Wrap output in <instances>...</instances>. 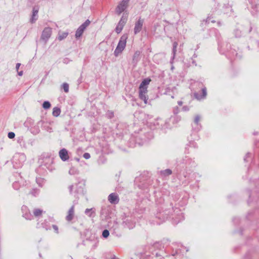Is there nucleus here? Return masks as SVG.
<instances>
[{
    "label": "nucleus",
    "mask_w": 259,
    "mask_h": 259,
    "mask_svg": "<svg viewBox=\"0 0 259 259\" xmlns=\"http://www.w3.org/2000/svg\"><path fill=\"white\" fill-rule=\"evenodd\" d=\"M127 37L128 36L126 34H124L121 36L114 52L115 56L117 57L124 50Z\"/></svg>",
    "instance_id": "nucleus-1"
},
{
    "label": "nucleus",
    "mask_w": 259,
    "mask_h": 259,
    "mask_svg": "<svg viewBox=\"0 0 259 259\" xmlns=\"http://www.w3.org/2000/svg\"><path fill=\"white\" fill-rule=\"evenodd\" d=\"M26 160V156L23 153H16L13 157L12 162L16 168L20 167Z\"/></svg>",
    "instance_id": "nucleus-2"
},
{
    "label": "nucleus",
    "mask_w": 259,
    "mask_h": 259,
    "mask_svg": "<svg viewBox=\"0 0 259 259\" xmlns=\"http://www.w3.org/2000/svg\"><path fill=\"white\" fill-rule=\"evenodd\" d=\"M130 1V0H122L120 3H119L116 8V13L118 15H120L122 12H123L127 8Z\"/></svg>",
    "instance_id": "nucleus-3"
},
{
    "label": "nucleus",
    "mask_w": 259,
    "mask_h": 259,
    "mask_svg": "<svg viewBox=\"0 0 259 259\" xmlns=\"http://www.w3.org/2000/svg\"><path fill=\"white\" fill-rule=\"evenodd\" d=\"M91 22L89 20H87L82 24H81L77 29L75 33L76 38H78L81 36L84 29L89 25Z\"/></svg>",
    "instance_id": "nucleus-4"
},
{
    "label": "nucleus",
    "mask_w": 259,
    "mask_h": 259,
    "mask_svg": "<svg viewBox=\"0 0 259 259\" xmlns=\"http://www.w3.org/2000/svg\"><path fill=\"white\" fill-rule=\"evenodd\" d=\"M151 79L150 78L144 79L141 83L139 87V93H147L148 85L150 83Z\"/></svg>",
    "instance_id": "nucleus-5"
},
{
    "label": "nucleus",
    "mask_w": 259,
    "mask_h": 259,
    "mask_svg": "<svg viewBox=\"0 0 259 259\" xmlns=\"http://www.w3.org/2000/svg\"><path fill=\"white\" fill-rule=\"evenodd\" d=\"M126 21L127 17L124 16V15H123L115 28V31L117 33L121 32L123 28V26L126 22Z\"/></svg>",
    "instance_id": "nucleus-6"
},
{
    "label": "nucleus",
    "mask_w": 259,
    "mask_h": 259,
    "mask_svg": "<svg viewBox=\"0 0 259 259\" xmlns=\"http://www.w3.org/2000/svg\"><path fill=\"white\" fill-rule=\"evenodd\" d=\"M51 34L52 29L50 27H46L44 29L42 32L41 38L46 42L50 37Z\"/></svg>",
    "instance_id": "nucleus-7"
},
{
    "label": "nucleus",
    "mask_w": 259,
    "mask_h": 259,
    "mask_svg": "<svg viewBox=\"0 0 259 259\" xmlns=\"http://www.w3.org/2000/svg\"><path fill=\"white\" fill-rule=\"evenodd\" d=\"M144 20L142 19H139V20L135 23L134 27V33L135 34L140 32L142 29Z\"/></svg>",
    "instance_id": "nucleus-8"
},
{
    "label": "nucleus",
    "mask_w": 259,
    "mask_h": 259,
    "mask_svg": "<svg viewBox=\"0 0 259 259\" xmlns=\"http://www.w3.org/2000/svg\"><path fill=\"white\" fill-rule=\"evenodd\" d=\"M108 199L112 204H117L118 203L119 200L118 195L115 193H111L109 195Z\"/></svg>",
    "instance_id": "nucleus-9"
},
{
    "label": "nucleus",
    "mask_w": 259,
    "mask_h": 259,
    "mask_svg": "<svg viewBox=\"0 0 259 259\" xmlns=\"http://www.w3.org/2000/svg\"><path fill=\"white\" fill-rule=\"evenodd\" d=\"M59 156L62 160L65 161L69 159V156L67 150L63 148L59 151Z\"/></svg>",
    "instance_id": "nucleus-10"
},
{
    "label": "nucleus",
    "mask_w": 259,
    "mask_h": 259,
    "mask_svg": "<svg viewBox=\"0 0 259 259\" xmlns=\"http://www.w3.org/2000/svg\"><path fill=\"white\" fill-rule=\"evenodd\" d=\"M74 216V206L72 205L69 209L67 215L66 217V220L70 222L73 220Z\"/></svg>",
    "instance_id": "nucleus-11"
},
{
    "label": "nucleus",
    "mask_w": 259,
    "mask_h": 259,
    "mask_svg": "<svg viewBox=\"0 0 259 259\" xmlns=\"http://www.w3.org/2000/svg\"><path fill=\"white\" fill-rule=\"evenodd\" d=\"M207 95L206 89L204 88L202 89V95H200L198 93H194V96L198 100H200L206 97Z\"/></svg>",
    "instance_id": "nucleus-12"
},
{
    "label": "nucleus",
    "mask_w": 259,
    "mask_h": 259,
    "mask_svg": "<svg viewBox=\"0 0 259 259\" xmlns=\"http://www.w3.org/2000/svg\"><path fill=\"white\" fill-rule=\"evenodd\" d=\"M78 184H75V185H71L69 186L68 189L70 194L78 193L80 191V189L77 187Z\"/></svg>",
    "instance_id": "nucleus-13"
},
{
    "label": "nucleus",
    "mask_w": 259,
    "mask_h": 259,
    "mask_svg": "<svg viewBox=\"0 0 259 259\" xmlns=\"http://www.w3.org/2000/svg\"><path fill=\"white\" fill-rule=\"evenodd\" d=\"M38 10L37 9H35V8H33V12H32V15L31 18L30 19V22L31 23H34L36 20L38 18Z\"/></svg>",
    "instance_id": "nucleus-14"
},
{
    "label": "nucleus",
    "mask_w": 259,
    "mask_h": 259,
    "mask_svg": "<svg viewBox=\"0 0 259 259\" xmlns=\"http://www.w3.org/2000/svg\"><path fill=\"white\" fill-rule=\"evenodd\" d=\"M60 113H61V109L57 107H55L53 108V112H52V115L55 116V117H58L60 115Z\"/></svg>",
    "instance_id": "nucleus-15"
},
{
    "label": "nucleus",
    "mask_w": 259,
    "mask_h": 259,
    "mask_svg": "<svg viewBox=\"0 0 259 259\" xmlns=\"http://www.w3.org/2000/svg\"><path fill=\"white\" fill-rule=\"evenodd\" d=\"M44 211L39 208H35L33 211V214L36 217H40L42 215Z\"/></svg>",
    "instance_id": "nucleus-16"
},
{
    "label": "nucleus",
    "mask_w": 259,
    "mask_h": 259,
    "mask_svg": "<svg viewBox=\"0 0 259 259\" xmlns=\"http://www.w3.org/2000/svg\"><path fill=\"white\" fill-rule=\"evenodd\" d=\"M68 34V33L67 32H59L58 34V39L59 40H62L63 39L65 38Z\"/></svg>",
    "instance_id": "nucleus-17"
},
{
    "label": "nucleus",
    "mask_w": 259,
    "mask_h": 259,
    "mask_svg": "<svg viewBox=\"0 0 259 259\" xmlns=\"http://www.w3.org/2000/svg\"><path fill=\"white\" fill-rule=\"evenodd\" d=\"M85 213L89 216V217H93V214H95V211L94 210L93 208H87L85 210Z\"/></svg>",
    "instance_id": "nucleus-18"
},
{
    "label": "nucleus",
    "mask_w": 259,
    "mask_h": 259,
    "mask_svg": "<svg viewBox=\"0 0 259 259\" xmlns=\"http://www.w3.org/2000/svg\"><path fill=\"white\" fill-rule=\"evenodd\" d=\"M139 98L144 101L145 104H147L148 98L146 96V93H139Z\"/></svg>",
    "instance_id": "nucleus-19"
},
{
    "label": "nucleus",
    "mask_w": 259,
    "mask_h": 259,
    "mask_svg": "<svg viewBox=\"0 0 259 259\" xmlns=\"http://www.w3.org/2000/svg\"><path fill=\"white\" fill-rule=\"evenodd\" d=\"M69 174L71 175H76L78 174V170L75 167H72L70 169Z\"/></svg>",
    "instance_id": "nucleus-20"
},
{
    "label": "nucleus",
    "mask_w": 259,
    "mask_h": 259,
    "mask_svg": "<svg viewBox=\"0 0 259 259\" xmlns=\"http://www.w3.org/2000/svg\"><path fill=\"white\" fill-rule=\"evenodd\" d=\"M42 107L45 109H48L51 107V104L49 101H45L42 104Z\"/></svg>",
    "instance_id": "nucleus-21"
},
{
    "label": "nucleus",
    "mask_w": 259,
    "mask_h": 259,
    "mask_svg": "<svg viewBox=\"0 0 259 259\" xmlns=\"http://www.w3.org/2000/svg\"><path fill=\"white\" fill-rule=\"evenodd\" d=\"M161 172L164 176H168L171 174L172 171L169 169H166L163 171H161Z\"/></svg>",
    "instance_id": "nucleus-22"
},
{
    "label": "nucleus",
    "mask_w": 259,
    "mask_h": 259,
    "mask_svg": "<svg viewBox=\"0 0 259 259\" xmlns=\"http://www.w3.org/2000/svg\"><path fill=\"white\" fill-rule=\"evenodd\" d=\"M23 217H24L26 220H31L32 219V215L31 214L29 213H25L23 215Z\"/></svg>",
    "instance_id": "nucleus-23"
},
{
    "label": "nucleus",
    "mask_w": 259,
    "mask_h": 259,
    "mask_svg": "<svg viewBox=\"0 0 259 259\" xmlns=\"http://www.w3.org/2000/svg\"><path fill=\"white\" fill-rule=\"evenodd\" d=\"M63 89L65 93H68L69 92V85L67 83H64L62 84Z\"/></svg>",
    "instance_id": "nucleus-24"
},
{
    "label": "nucleus",
    "mask_w": 259,
    "mask_h": 259,
    "mask_svg": "<svg viewBox=\"0 0 259 259\" xmlns=\"http://www.w3.org/2000/svg\"><path fill=\"white\" fill-rule=\"evenodd\" d=\"M109 235V232L107 230H104L102 232V236L104 238H107Z\"/></svg>",
    "instance_id": "nucleus-25"
},
{
    "label": "nucleus",
    "mask_w": 259,
    "mask_h": 259,
    "mask_svg": "<svg viewBox=\"0 0 259 259\" xmlns=\"http://www.w3.org/2000/svg\"><path fill=\"white\" fill-rule=\"evenodd\" d=\"M178 46V43L177 42H175L173 44V50L172 52L174 53V55H175L176 52V49Z\"/></svg>",
    "instance_id": "nucleus-26"
},
{
    "label": "nucleus",
    "mask_w": 259,
    "mask_h": 259,
    "mask_svg": "<svg viewBox=\"0 0 259 259\" xmlns=\"http://www.w3.org/2000/svg\"><path fill=\"white\" fill-rule=\"evenodd\" d=\"M140 54V53L139 51H136L133 56V60L137 59L139 57Z\"/></svg>",
    "instance_id": "nucleus-27"
},
{
    "label": "nucleus",
    "mask_w": 259,
    "mask_h": 259,
    "mask_svg": "<svg viewBox=\"0 0 259 259\" xmlns=\"http://www.w3.org/2000/svg\"><path fill=\"white\" fill-rule=\"evenodd\" d=\"M15 134L13 132H9L8 135V137L10 139H13L15 137Z\"/></svg>",
    "instance_id": "nucleus-28"
},
{
    "label": "nucleus",
    "mask_w": 259,
    "mask_h": 259,
    "mask_svg": "<svg viewBox=\"0 0 259 259\" xmlns=\"http://www.w3.org/2000/svg\"><path fill=\"white\" fill-rule=\"evenodd\" d=\"M83 157L85 159H89L90 158L91 156H90V153H85L83 154Z\"/></svg>",
    "instance_id": "nucleus-29"
},
{
    "label": "nucleus",
    "mask_w": 259,
    "mask_h": 259,
    "mask_svg": "<svg viewBox=\"0 0 259 259\" xmlns=\"http://www.w3.org/2000/svg\"><path fill=\"white\" fill-rule=\"evenodd\" d=\"M52 227L54 229L56 233L58 234L59 233V229L58 226L55 225H53L52 226Z\"/></svg>",
    "instance_id": "nucleus-30"
},
{
    "label": "nucleus",
    "mask_w": 259,
    "mask_h": 259,
    "mask_svg": "<svg viewBox=\"0 0 259 259\" xmlns=\"http://www.w3.org/2000/svg\"><path fill=\"white\" fill-rule=\"evenodd\" d=\"M179 112V109L178 107H176L174 108L173 112L175 114H177Z\"/></svg>",
    "instance_id": "nucleus-31"
},
{
    "label": "nucleus",
    "mask_w": 259,
    "mask_h": 259,
    "mask_svg": "<svg viewBox=\"0 0 259 259\" xmlns=\"http://www.w3.org/2000/svg\"><path fill=\"white\" fill-rule=\"evenodd\" d=\"M199 120H200V117L198 115L196 116L195 118V120H194L196 124H198Z\"/></svg>",
    "instance_id": "nucleus-32"
},
{
    "label": "nucleus",
    "mask_w": 259,
    "mask_h": 259,
    "mask_svg": "<svg viewBox=\"0 0 259 259\" xmlns=\"http://www.w3.org/2000/svg\"><path fill=\"white\" fill-rule=\"evenodd\" d=\"M182 109L184 111H187L189 110V108L188 106H185L183 107Z\"/></svg>",
    "instance_id": "nucleus-33"
},
{
    "label": "nucleus",
    "mask_w": 259,
    "mask_h": 259,
    "mask_svg": "<svg viewBox=\"0 0 259 259\" xmlns=\"http://www.w3.org/2000/svg\"><path fill=\"white\" fill-rule=\"evenodd\" d=\"M174 118L176 119V122H178L179 121L181 120V118L178 116H175Z\"/></svg>",
    "instance_id": "nucleus-34"
},
{
    "label": "nucleus",
    "mask_w": 259,
    "mask_h": 259,
    "mask_svg": "<svg viewBox=\"0 0 259 259\" xmlns=\"http://www.w3.org/2000/svg\"><path fill=\"white\" fill-rule=\"evenodd\" d=\"M20 66V63H17L16 66V69L17 70H18L19 67Z\"/></svg>",
    "instance_id": "nucleus-35"
},
{
    "label": "nucleus",
    "mask_w": 259,
    "mask_h": 259,
    "mask_svg": "<svg viewBox=\"0 0 259 259\" xmlns=\"http://www.w3.org/2000/svg\"><path fill=\"white\" fill-rule=\"evenodd\" d=\"M178 104L179 106H182L183 104V102L181 101H178Z\"/></svg>",
    "instance_id": "nucleus-36"
},
{
    "label": "nucleus",
    "mask_w": 259,
    "mask_h": 259,
    "mask_svg": "<svg viewBox=\"0 0 259 259\" xmlns=\"http://www.w3.org/2000/svg\"><path fill=\"white\" fill-rule=\"evenodd\" d=\"M27 209V207L26 206H23L22 207V210L23 211L25 210H26Z\"/></svg>",
    "instance_id": "nucleus-37"
},
{
    "label": "nucleus",
    "mask_w": 259,
    "mask_h": 259,
    "mask_svg": "<svg viewBox=\"0 0 259 259\" xmlns=\"http://www.w3.org/2000/svg\"><path fill=\"white\" fill-rule=\"evenodd\" d=\"M18 75H19V76H22V75H23V71H21L19 72H18Z\"/></svg>",
    "instance_id": "nucleus-38"
},
{
    "label": "nucleus",
    "mask_w": 259,
    "mask_h": 259,
    "mask_svg": "<svg viewBox=\"0 0 259 259\" xmlns=\"http://www.w3.org/2000/svg\"><path fill=\"white\" fill-rule=\"evenodd\" d=\"M42 227L45 228L47 230L50 229V228H47V227H45V226H42Z\"/></svg>",
    "instance_id": "nucleus-39"
},
{
    "label": "nucleus",
    "mask_w": 259,
    "mask_h": 259,
    "mask_svg": "<svg viewBox=\"0 0 259 259\" xmlns=\"http://www.w3.org/2000/svg\"><path fill=\"white\" fill-rule=\"evenodd\" d=\"M249 153H248L247 154H246V157L244 158V160H246V158L249 156Z\"/></svg>",
    "instance_id": "nucleus-40"
},
{
    "label": "nucleus",
    "mask_w": 259,
    "mask_h": 259,
    "mask_svg": "<svg viewBox=\"0 0 259 259\" xmlns=\"http://www.w3.org/2000/svg\"><path fill=\"white\" fill-rule=\"evenodd\" d=\"M206 22H209V20H208V18L206 19Z\"/></svg>",
    "instance_id": "nucleus-41"
},
{
    "label": "nucleus",
    "mask_w": 259,
    "mask_h": 259,
    "mask_svg": "<svg viewBox=\"0 0 259 259\" xmlns=\"http://www.w3.org/2000/svg\"><path fill=\"white\" fill-rule=\"evenodd\" d=\"M113 259H118L117 258H116L115 257H113Z\"/></svg>",
    "instance_id": "nucleus-42"
},
{
    "label": "nucleus",
    "mask_w": 259,
    "mask_h": 259,
    "mask_svg": "<svg viewBox=\"0 0 259 259\" xmlns=\"http://www.w3.org/2000/svg\"><path fill=\"white\" fill-rule=\"evenodd\" d=\"M211 22H213V23H214L215 21L213 20V21H212Z\"/></svg>",
    "instance_id": "nucleus-43"
}]
</instances>
